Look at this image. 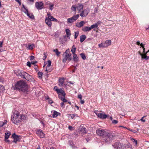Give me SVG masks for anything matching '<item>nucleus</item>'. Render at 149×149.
<instances>
[{
    "label": "nucleus",
    "mask_w": 149,
    "mask_h": 149,
    "mask_svg": "<svg viewBox=\"0 0 149 149\" xmlns=\"http://www.w3.org/2000/svg\"><path fill=\"white\" fill-rule=\"evenodd\" d=\"M125 146H126V148H132V145L129 143H128Z\"/></svg>",
    "instance_id": "nucleus-43"
},
{
    "label": "nucleus",
    "mask_w": 149,
    "mask_h": 149,
    "mask_svg": "<svg viewBox=\"0 0 149 149\" xmlns=\"http://www.w3.org/2000/svg\"><path fill=\"white\" fill-rule=\"evenodd\" d=\"M141 47L143 49V54H145L146 53L145 52V48L144 47V46L143 45L142 43H141Z\"/></svg>",
    "instance_id": "nucleus-48"
},
{
    "label": "nucleus",
    "mask_w": 149,
    "mask_h": 149,
    "mask_svg": "<svg viewBox=\"0 0 149 149\" xmlns=\"http://www.w3.org/2000/svg\"><path fill=\"white\" fill-rule=\"evenodd\" d=\"M17 89L21 90L23 92L27 93L28 92V86L26 83L23 80L18 81L15 84Z\"/></svg>",
    "instance_id": "nucleus-2"
},
{
    "label": "nucleus",
    "mask_w": 149,
    "mask_h": 149,
    "mask_svg": "<svg viewBox=\"0 0 149 149\" xmlns=\"http://www.w3.org/2000/svg\"><path fill=\"white\" fill-rule=\"evenodd\" d=\"M51 61L49 60L47 61V64L46 67H51Z\"/></svg>",
    "instance_id": "nucleus-42"
},
{
    "label": "nucleus",
    "mask_w": 149,
    "mask_h": 149,
    "mask_svg": "<svg viewBox=\"0 0 149 149\" xmlns=\"http://www.w3.org/2000/svg\"><path fill=\"white\" fill-rule=\"evenodd\" d=\"M36 134L40 138H43L44 137L45 134L43 133L42 130H41L37 131Z\"/></svg>",
    "instance_id": "nucleus-12"
},
{
    "label": "nucleus",
    "mask_w": 149,
    "mask_h": 149,
    "mask_svg": "<svg viewBox=\"0 0 149 149\" xmlns=\"http://www.w3.org/2000/svg\"><path fill=\"white\" fill-rule=\"evenodd\" d=\"M96 133L98 135L102 136V141L107 143L111 142L115 136L112 133H109L103 130H97L96 131Z\"/></svg>",
    "instance_id": "nucleus-1"
},
{
    "label": "nucleus",
    "mask_w": 149,
    "mask_h": 149,
    "mask_svg": "<svg viewBox=\"0 0 149 149\" xmlns=\"http://www.w3.org/2000/svg\"><path fill=\"white\" fill-rule=\"evenodd\" d=\"M75 21L72 17L67 19V22L68 23H73Z\"/></svg>",
    "instance_id": "nucleus-26"
},
{
    "label": "nucleus",
    "mask_w": 149,
    "mask_h": 149,
    "mask_svg": "<svg viewBox=\"0 0 149 149\" xmlns=\"http://www.w3.org/2000/svg\"><path fill=\"white\" fill-rule=\"evenodd\" d=\"M69 116H70L72 119H73L74 117L77 115L76 114H68Z\"/></svg>",
    "instance_id": "nucleus-39"
},
{
    "label": "nucleus",
    "mask_w": 149,
    "mask_h": 149,
    "mask_svg": "<svg viewBox=\"0 0 149 149\" xmlns=\"http://www.w3.org/2000/svg\"><path fill=\"white\" fill-rule=\"evenodd\" d=\"M79 133L82 134H84L86 133V129L85 127H81L80 130L79 131Z\"/></svg>",
    "instance_id": "nucleus-14"
},
{
    "label": "nucleus",
    "mask_w": 149,
    "mask_h": 149,
    "mask_svg": "<svg viewBox=\"0 0 149 149\" xmlns=\"http://www.w3.org/2000/svg\"><path fill=\"white\" fill-rule=\"evenodd\" d=\"M43 55H44V57H43V60H45L46 58H47V53H45L44 52L43 54Z\"/></svg>",
    "instance_id": "nucleus-45"
},
{
    "label": "nucleus",
    "mask_w": 149,
    "mask_h": 149,
    "mask_svg": "<svg viewBox=\"0 0 149 149\" xmlns=\"http://www.w3.org/2000/svg\"><path fill=\"white\" fill-rule=\"evenodd\" d=\"M53 51L55 53L56 55L57 56H59L60 54L61 53V52H59L58 49H54Z\"/></svg>",
    "instance_id": "nucleus-29"
},
{
    "label": "nucleus",
    "mask_w": 149,
    "mask_h": 149,
    "mask_svg": "<svg viewBox=\"0 0 149 149\" xmlns=\"http://www.w3.org/2000/svg\"><path fill=\"white\" fill-rule=\"evenodd\" d=\"M80 56H81L83 60H85L86 59V57L84 54L82 53L80 54Z\"/></svg>",
    "instance_id": "nucleus-40"
},
{
    "label": "nucleus",
    "mask_w": 149,
    "mask_h": 149,
    "mask_svg": "<svg viewBox=\"0 0 149 149\" xmlns=\"http://www.w3.org/2000/svg\"><path fill=\"white\" fill-rule=\"evenodd\" d=\"M138 53L139 54V55L141 56V57H142V56H143V54H142L140 51H138Z\"/></svg>",
    "instance_id": "nucleus-61"
},
{
    "label": "nucleus",
    "mask_w": 149,
    "mask_h": 149,
    "mask_svg": "<svg viewBox=\"0 0 149 149\" xmlns=\"http://www.w3.org/2000/svg\"><path fill=\"white\" fill-rule=\"evenodd\" d=\"M42 73L41 72H38V75L39 77H41L42 75Z\"/></svg>",
    "instance_id": "nucleus-49"
},
{
    "label": "nucleus",
    "mask_w": 149,
    "mask_h": 149,
    "mask_svg": "<svg viewBox=\"0 0 149 149\" xmlns=\"http://www.w3.org/2000/svg\"><path fill=\"white\" fill-rule=\"evenodd\" d=\"M65 80V79L63 77L59 78L58 80V85L59 86L62 87L64 86V83Z\"/></svg>",
    "instance_id": "nucleus-13"
},
{
    "label": "nucleus",
    "mask_w": 149,
    "mask_h": 149,
    "mask_svg": "<svg viewBox=\"0 0 149 149\" xmlns=\"http://www.w3.org/2000/svg\"><path fill=\"white\" fill-rule=\"evenodd\" d=\"M90 12V10L88 8H87L84 10H82L79 13V15L82 17H86Z\"/></svg>",
    "instance_id": "nucleus-8"
},
{
    "label": "nucleus",
    "mask_w": 149,
    "mask_h": 149,
    "mask_svg": "<svg viewBox=\"0 0 149 149\" xmlns=\"http://www.w3.org/2000/svg\"><path fill=\"white\" fill-rule=\"evenodd\" d=\"M80 41L81 42H83L86 39V36L84 35H82L80 36Z\"/></svg>",
    "instance_id": "nucleus-24"
},
{
    "label": "nucleus",
    "mask_w": 149,
    "mask_h": 149,
    "mask_svg": "<svg viewBox=\"0 0 149 149\" xmlns=\"http://www.w3.org/2000/svg\"><path fill=\"white\" fill-rule=\"evenodd\" d=\"M54 5L53 4L50 5L49 9L50 10H52L53 9V8H54L53 7H54Z\"/></svg>",
    "instance_id": "nucleus-46"
},
{
    "label": "nucleus",
    "mask_w": 149,
    "mask_h": 149,
    "mask_svg": "<svg viewBox=\"0 0 149 149\" xmlns=\"http://www.w3.org/2000/svg\"><path fill=\"white\" fill-rule=\"evenodd\" d=\"M113 146L116 149H125L126 148V146L123 143L118 141L115 142Z\"/></svg>",
    "instance_id": "nucleus-7"
},
{
    "label": "nucleus",
    "mask_w": 149,
    "mask_h": 149,
    "mask_svg": "<svg viewBox=\"0 0 149 149\" xmlns=\"http://www.w3.org/2000/svg\"><path fill=\"white\" fill-rule=\"evenodd\" d=\"M26 117L23 115H21V120H24L26 119Z\"/></svg>",
    "instance_id": "nucleus-50"
},
{
    "label": "nucleus",
    "mask_w": 149,
    "mask_h": 149,
    "mask_svg": "<svg viewBox=\"0 0 149 149\" xmlns=\"http://www.w3.org/2000/svg\"><path fill=\"white\" fill-rule=\"evenodd\" d=\"M130 140L132 141V142L134 143L135 144V146L137 145V141L135 139L132 138H130Z\"/></svg>",
    "instance_id": "nucleus-37"
},
{
    "label": "nucleus",
    "mask_w": 149,
    "mask_h": 149,
    "mask_svg": "<svg viewBox=\"0 0 149 149\" xmlns=\"http://www.w3.org/2000/svg\"><path fill=\"white\" fill-rule=\"evenodd\" d=\"M52 113V117L54 118L58 116V114H60V113H59L56 111L54 110L51 111V113Z\"/></svg>",
    "instance_id": "nucleus-20"
},
{
    "label": "nucleus",
    "mask_w": 149,
    "mask_h": 149,
    "mask_svg": "<svg viewBox=\"0 0 149 149\" xmlns=\"http://www.w3.org/2000/svg\"><path fill=\"white\" fill-rule=\"evenodd\" d=\"M30 60H33L34 59V56H31L30 57Z\"/></svg>",
    "instance_id": "nucleus-59"
},
{
    "label": "nucleus",
    "mask_w": 149,
    "mask_h": 149,
    "mask_svg": "<svg viewBox=\"0 0 149 149\" xmlns=\"http://www.w3.org/2000/svg\"><path fill=\"white\" fill-rule=\"evenodd\" d=\"M91 30L93 29H94V28H96L97 29H98V26H97V25L96 24H93V25H92L91 26Z\"/></svg>",
    "instance_id": "nucleus-31"
},
{
    "label": "nucleus",
    "mask_w": 149,
    "mask_h": 149,
    "mask_svg": "<svg viewBox=\"0 0 149 149\" xmlns=\"http://www.w3.org/2000/svg\"><path fill=\"white\" fill-rule=\"evenodd\" d=\"M58 97L64 102H67V100L65 99V96L62 97L61 96H59Z\"/></svg>",
    "instance_id": "nucleus-27"
},
{
    "label": "nucleus",
    "mask_w": 149,
    "mask_h": 149,
    "mask_svg": "<svg viewBox=\"0 0 149 149\" xmlns=\"http://www.w3.org/2000/svg\"><path fill=\"white\" fill-rule=\"evenodd\" d=\"M52 67H46V71L47 72H50L52 71Z\"/></svg>",
    "instance_id": "nucleus-32"
},
{
    "label": "nucleus",
    "mask_w": 149,
    "mask_h": 149,
    "mask_svg": "<svg viewBox=\"0 0 149 149\" xmlns=\"http://www.w3.org/2000/svg\"><path fill=\"white\" fill-rule=\"evenodd\" d=\"M3 79L2 77H0V82H3Z\"/></svg>",
    "instance_id": "nucleus-63"
},
{
    "label": "nucleus",
    "mask_w": 149,
    "mask_h": 149,
    "mask_svg": "<svg viewBox=\"0 0 149 149\" xmlns=\"http://www.w3.org/2000/svg\"><path fill=\"white\" fill-rule=\"evenodd\" d=\"M46 24L49 26H51L52 25V23L50 18H46L45 19Z\"/></svg>",
    "instance_id": "nucleus-18"
},
{
    "label": "nucleus",
    "mask_w": 149,
    "mask_h": 149,
    "mask_svg": "<svg viewBox=\"0 0 149 149\" xmlns=\"http://www.w3.org/2000/svg\"><path fill=\"white\" fill-rule=\"evenodd\" d=\"M76 50V49L72 48L71 52H72V54L75 53Z\"/></svg>",
    "instance_id": "nucleus-47"
},
{
    "label": "nucleus",
    "mask_w": 149,
    "mask_h": 149,
    "mask_svg": "<svg viewBox=\"0 0 149 149\" xmlns=\"http://www.w3.org/2000/svg\"><path fill=\"white\" fill-rule=\"evenodd\" d=\"M19 136L17 135L15 133H14L12 136V137L13 139V142L16 143H17V142L19 140Z\"/></svg>",
    "instance_id": "nucleus-11"
},
{
    "label": "nucleus",
    "mask_w": 149,
    "mask_h": 149,
    "mask_svg": "<svg viewBox=\"0 0 149 149\" xmlns=\"http://www.w3.org/2000/svg\"><path fill=\"white\" fill-rule=\"evenodd\" d=\"M63 62L65 63L68 60L69 61L72 59L71 54L70 53V50L69 49H66L65 52L63 54Z\"/></svg>",
    "instance_id": "nucleus-5"
},
{
    "label": "nucleus",
    "mask_w": 149,
    "mask_h": 149,
    "mask_svg": "<svg viewBox=\"0 0 149 149\" xmlns=\"http://www.w3.org/2000/svg\"><path fill=\"white\" fill-rule=\"evenodd\" d=\"M22 11L26 15H27L29 13L28 10L26 8H24V9H22Z\"/></svg>",
    "instance_id": "nucleus-36"
},
{
    "label": "nucleus",
    "mask_w": 149,
    "mask_h": 149,
    "mask_svg": "<svg viewBox=\"0 0 149 149\" xmlns=\"http://www.w3.org/2000/svg\"><path fill=\"white\" fill-rule=\"evenodd\" d=\"M7 123V120H4V122L0 121V127H2L4 125L6 124Z\"/></svg>",
    "instance_id": "nucleus-30"
},
{
    "label": "nucleus",
    "mask_w": 149,
    "mask_h": 149,
    "mask_svg": "<svg viewBox=\"0 0 149 149\" xmlns=\"http://www.w3.org/2000/svg\"><path fill=\"white\" fill-rule=\"evenodd\" d=\"M18 73L19 76L28 81H31L33 80L31 76L25 72L19 70L18 71Z\"/></svg>",
    "instance_id": "nucleus-4"
},
{
    "label": "nucleus",
    "mask_w": 149,
    "mask_h": 149,
    "mask_svg": "<svg viewBox=\"0 0 149 149\" xmlns=\"http://www.w3.org/2000/svg\"><path fill=\"white\" fill-rule=\"evenodd\" d=\"M118 123V121L117 120H112V123L114 124H117Z\"/></svg>",
    "instance_id": "nucleus-51"
},
{
    "label": "nucleus",
    "mask_w": 149,
    "mask_h": 149,
    "mask_svg": "<svg viewBox=\"0 0 149 149\" xmlns=\"http://www.w3.org/2000/svg\"><path fill=\"white\" fill-rule=\"evenodd\" d=\"M61 107H64V104L63 102H61Z\"/></svg>",
    "instance_id": "nucleus-58"
},
{
    "label": "nucleus",
    "mask_w": 149,
    "mask_h": 149,
    "mask_svg": "<svg viewBox=\"0 0 149 149\" xmlns=\"http://www.w3.org/2000/svg\"><path fill=\"white\" fill-rule=\"evenodd\" d=\"M136 44L138 45H140L141 47V44L139 41H137L136 42Z\"/></svg>",
    "instance_id": "nucleus-57"
},
{
    "label": "nucleus",
    "mask_w": 149,
    "mask_h": 149,
    "mask_svg": "<svg viewBox=\"0 0 149 149\" xmlns=\"http://www.w3.org/2000/svg\"><path fill=\"white\" fill-rule=\"evenodd\" d=\"M144 118V116L141 119V120L143 122H145L146 121L145 120L143 119Z\"/></svg>",
    "instance_id": "nucleus-62"
},
{
    "label": "nucleus",
    "mask_w": 149,
    "mask_h": 149,
    "mask_svg": "<svg viewBox=\"0 0 149 149\" xmlns=\"http://www.w3.org/2000/svg\"><path fill=\"white\" fill-rule=\"evenodd\" d=\"M82 30L84 32H86L90 31L91 29L90 27L85 26L82 28Z\"/></svg>",
    "instance_id": "nucleus-19"
},
{
    "label": "nucleus",
    "mask_w": 149,
    "mask_h": 149,
    "mask_svg": "<svg viewBox=\"0 0 149 149\" xmlns=\"http://www.w3.org/2000/svg\"><path fill=\"white\" fill-rule=\"evenodd\" d=\"M99 47V48H104L106 47L105 45L104 42H102L98 45Z\"/></svg>",
    "instance_id": "nucleus-33"
},
{
    "label": "nucleus",
    "mask_w": 149,
    "mask_h": 149,
    "mask_svg": "<svg viewBox=\"0 0 149 149\" xmlns=\"http://www.w3.org/2000/svg\"><path fill=\"white\" fill-rule=\"evenodd\" d=\"M80 103L81 104H83L84 103V100H80Z\"/></svg>",
    "instance_id": "nucleus-64"
},
{
    "label": "nucleus",
    "mask_w": 149,
    "mask_h": 149,
    "mask_svg": "<svg viewBox=\"0 0 149 149\" xmlns=\"http://www.w3.org/2000/svg\"><path fill=\"white\" fill-rule=\"evenodd\" d=\"M3 43V41H1L0 42V47H2Z\"/></svg>",
    "instance_id": "nucleus-60"
},
{
    "label": "nucleus",
    "mask_w": 149,
    "mask_h": 149,
    "mask_svg": "<svg viewBox=\"0 0 149 149\" xmlns=\"http://www.w3.org/2000/svg\"><path fill=\"white\" fill-rule=\"evenodd\" d=\"M84 6L82 3H78L75 5H73L71 7V10L72 11L76 12V10L78 11V13L83 9Z\"/></svg>",
    "instance_id": "nucleus-6"
},
{
    "label": "nucleus",
    "mask_w": 149,
    "mask_h": 149,
    "mask_svg": "<svg viewBox=\"0 0 149 149\" xmlns=\"http://www.w3.org/2000/svg\"><path fill=\"white\" fill-rule=\"evenodd\" d=\"M85 22L84 21H81L79 22H77L76 26L78 28H81L85 24Z\"/></svg>",
    "instance_id": "nucleus-15"
},
{
    "label": "nucleus",
    "mask_w": 149,
    "mask_h": 149,
    "mask_svg": "<svg viewBox=\"0 0 149 149\" xmlns=\"http://www.w3.org/2000/svg\"><path fill=\"white\" fill-rule=\"evenodd\" d=\"M54 90L58 94V96H60V94L62 95V96H65L66 94L65 91L62 88L58 89L57 86H54Z\"/></svg>",
    "instance_id": "nucleus-9"
},
{
    "label": "nucleus",
    "mask_w": 149,
    "mask_h": 149,
    "mask_svg": "<svg viewBox=\"0 0 149 149\" xmlns=\"http://www.w3.org/2000/svg\"><path fill=\"white\" fill-rule=\"evenodd\" d=\"M104 43L106 47H107L111 45V41L110 40H106Z\"/></svg>",
    "instance_id": "nucleus-17"
},
{
    "label": "nucleus",
    "mask_w": 149,
    "mask_h": 149,
    "mask_svg": "<svg viewBox=\"0 0 149 149\" xmlns=\"http://www.w3.org/2000/svg\"><path fill=\"white\" fill-rule=\"evenodd\" d=\"M73 57L74 61L75 62H77L78 61V58L77 55L75 54H73Z\"/></svg>",
    "instance_id": "nucleus-22"
},
{
    "label": "nucleus",
    "mask_w": 149,
    "mask_h": 149,
    "mask_svg": "<svg viewBox=\"0 0 149 149\" xmlns=\"http://www.w3.org/2000/svg\"><path fill=\"white\" fill-rule=\"evenodd\" d=\"M79 34V31H76L75 32L74 34V38L76 39L77 37L78 36Z\"/></svg>",
    "instance_id": "nucleus-41"
},
{
    "label": "nucleus",
    "mask_w": 149,
    "mask_h": 149,
    "mask_svg": "<svg viewBox=\"0 0 149 149\" xmlns=\"http://www.w3.org/2000/svg\"><path fill=\"white\" fill-rule=\"evenodd\" d=\"M65 32L67 37L70 39V36L71 35V33L70 32V30L68 29H66L65 30Z\"/></svg>",
    "instance_id": "nucleus-21"
},
{
    "label": "nucleus",
    "mask_w": 149,
    "mask_h": 149,
    "mask_svg": "<svg viewBox=\"0 0 149 149\" xmlns=\"http://www.w3.org/2000/svg\"><path fill=\"white\" fill-rule=\"evenodd\" d=\"M79 14H77L75 15H74L72 17L74 19L75 21H76L79 17Z\"/></svg>",
    "instance_id": "nucleus-35"
},
{
    "label": "nucleus",
    "mask_w": 149,
    "mask_h": 149,
    "mask_svg": "<svg viewBox=\"0 0 149 149\" xmlns=\"http://www.w3.org/2000/svg\"><path fill=\"white\" fill-rule=\"evenodd\" d=\"M59 42L61 43L62 44H64L65 43V42H64L63 39L61 38H60Z\"/></svg>",
    "instance_id": "nucleus-44"
},
{
    "label": "nucleus",
    "mask_w": 149,
    "mask_h": 149,
    "mask_svg": "<svg viewBox=\"0 0 149 149\" xmlns=\"http://www.w3.org/2000/svg\"><path fill=\"white\" fill-rule=\"evenodd\" d=\"M96 115L99 118L102 119H105L107 118V116L106 115L102 113H96Z\"/></svg>",
    "instance_id": "nucleus-16"
},
{
    "label": "nucleus",
    "mask_w": 149,
    "mask_h": 149,
    "mask_svg": "<svg viewBox=\"0 0 149 149\" xmlns=\"http://www.w3.org/2000/svg\"><path fill=\"white\" fill-rule=\"evenodd\" d=\"M78 97L79 98L80 100H81L82 98V95L81 94L78 95Z\"/></svg>",
    "instance_id": "nucleus-53"
},
{
    "label": "nucleus",
    "mask_w": 149,
    "mask_h": 149,
    "mask_svg": "<svg viewBox=\"0 0 149 149\" xmlns=\"http://www.w3.org/2000/svg\"><path fill=\"white\" fill-rule=\"evenodd\" d=\"M49 18L51 21H53L54 22H57V20L56 19L53 17L52 16H50V18Z\"/></svg>",
    "instance_id": "nucleus-38"
},
{
    "label": "nucleus",
    "mask_w": 149,
    "mask_h": 149,
    "mask_svg": "<svg viewBox=\"0 0 149 149\" xmlns=\"http://www.w3.org/2000/svg\"><path fill=\"white\" fill-rule=\"evenodd\" d=\"M48 102L50 104H52L53 102L52 100L50 99L49 100H48Z\"/></svg>",
    "instance_id": "nucleus-55"
},
{
    "label": "nucleus",
    "mask_w": 149,
    "mask_h": 149,
    "mask_svg": "<svg viewBox=\"0 0 149 149\" xmlns=\"http://www.w3.org/2000/svg\"><path fill=\"white\" fill-rule=\"evenodd\" d=\"M27 65L28 66H29V67H31V63L30 62H28L27 63Z\"/></svg>",
    "instance_id": "nucleus-56"
},
{
    "label": "nucleus",
    "mask_w": 149,
    "mask_h": 149,
    "mask_svg": "<svg viewBox=\"0 0 149 149\" xmlns=\"http://www.w3.org/2000/svg\"><path fill=\"white\" fill-rule=\"evenodd\" d=\"M30 18L33 19L34 18V15L32 13H29L27 15Z\"/></svg>",
    "instance_id": "nucleus-34"
},
{
    "label": "nucleus",
    "mask_w": 149,
    "mask_h": 149,
    "mask_svg": "<svg viewBox=\"0 0 149 149\" xmlns=\"http://www.w3.org/2000/svg\"><path fill=\"white\" fill-rule=\"evenodd\" d=\"M142 59H145L146 60H147L149 59V56H147L146 54H143V56H142Z\"/></svg>",
    "instance_id": "nucleus-23"
},
{
    "label": "nucleus",
    "mask_w": 149,
    "mask_h": 149,
    "mask_svg": "<svg viewBox=\"0 0 149 149\" xmlns=\"http://www.w3.org/2000/svg\"><path fill=\"white\" fill-rule=\"evenodd\" d=\"M35 6L38 10H41L43 8V3L42 1L37 2Z\"/></svg>",
    "instance_id": "nucleus-10"
},
{
    "label": "nucleus",
    "mask_w": 149,
    "mask_h": 149,
    "mask_svg": "<svg viewBox=\"0 0 149 149\" xmlns=\"http://www.w3.org/2000/svg\"><path fill=\"white\" fill-rule=\"evenodd\" d=\"M35 47V45L33 44H32L31 45L29 44L27 47V49L29 50H32Z\"/></svg>",
    "instance_id": "nucleus-25"
},
{
    "label": "nucleus",
    "mask_w": 149,
    "mask_h": 149,
    "mask_svg": "<svg viewBox=\"0 0 149 149\" xmlns=\"http://www.w3.org/2000/svg\"><path fill=\"white\" fill-rule=\"evenodd\" d=\"M101 22L100 21H98L96 23V24L97 25V26H98L99 25H100L101 23Z\"/></svg>",
    "instance_id": "nucleus-52"
},
{
    "label": "nucleus",
    "mask_w": 149,
    "mask_h": 149,
    "mask_svg": "<svg viewBox=\"0 0 149 149\" xmlns=\"http://www.w3.org/2000/svg\"><path fill=\"white\" fill-rule=\"evenodd\" d=\"M11 120L13 122L17 124L20 123L21 120V115L17 111H15L12 116Z\"/></svg>",
    "instance_id": "nucleus-3"
},
{
    "label": "nucleus",
    "mask_w": 149,
    "mask_h": 149,
    "mask_svg": "<svg viewBox=\"0 0 149 149\" xmlns=\"http://www.w3.org/2000/svg\"><path fill=\"white\" fill-rule=\"evenodd\" d=\"M68 128V129L71 130H72L74 129L73 127L70 126H69Z\"/></svg>",
    "instance_id": "nucleus-54"
},
{
    "label": "nucleus",
    "mask_w": 149,
    "mask_h": 149,
    "mask_svg": "<svg viewBox=\"0 0 149 149\" xmlns=\"http://www.w3.org/2000/svg\"><path fill=\"white\" fill-rule=\"evenodd\" d=\"M10 132H9L5 133V139H8L10 135Z\"/></svg>",
    "instance_id": "nucleus-28"
}]
</instances>
